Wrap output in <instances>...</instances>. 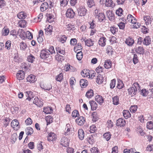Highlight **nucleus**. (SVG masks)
<instances>
[{
  "mask_svg": "<svg viewBox=\"0 0 153 153\" xmlns=\"http://www.w3.org/2000/svg\"><path fill=\"white\" fill-rule=\"evenodd\" d=\"M104 79L102 76L100 74H99L97 76V82L99 84L102 83L104 81Z\"/></svg>",
  "mask_w": 153,
  "mask_h": 153,
  "instance_id": "obj_27",
  "label": "nucleus"
},
{
  "mask_svg": "<svg viewBox=\"0 0 153 153\" xmlns=\"http://www.w3.org/2000/svg\"><path fill=\"white\" fill-rule=\"evenodd\" d=\"M72 126H71L69 124H67L65 128V129H66V131L64 134L66 135L69 134L70 133V131L72 130Z\"/></svg>",
  "mask_w": 153,
  "mask_h": 153,
  "instance_id": "obj_23",
  "label": "nucleus"
},
{
  "mask_svg": "<svg viewBox=\"0 0 153 153\" xmlns=\"http://www.w3.org/2000/svg\"><path fill=\"white\" fill-rule=\"evenodd\" d=\"M17 79L20 80L23 79L25 77V73L22 70L19 71L16 74Z\"/></svg>",
  "mask_w": 153,
  "mask_h": 153,
  "instance_id": "obj_12",
  "label": "nucleus"
},
{
  "mask_svg": "<svg viewBox=\"0 0 153 153\" xmlns=\"http://www.w3.org/2000/svg\"><path fill=\"white\" fill-rule=\"evenodd\" d=\"M116 80L115 79H113L111 80L110 83V87L111 88H113L115 86Z\"/></svg>",
  "mask_w": 153,
  "mask_h": 153,
  "instance_id": "obj_56",
  "label": "nucleus"
},
{
  "mask_svg": "<svg viewBox=\"0 0 153 153\" xmlns=\"http://www.w3.org/2000/svg\"><path fill=\"white\" fill-rule=\"evenodd\" d=\"M90 131L91 133H94L97 131V128L94 125H92L90 127Z\"/></svg>",
  "mask_w": 153,
  "mask_h": 153,
  "instance_id": "obj_52",
  "label": "nucleus"
},
{
  "mask_svg": "<svg viewBox=\"0 0 153 153\" xmlns=\"http://www.w3.org/2000/svg\"><path fill=\"white\" fill-rule=\"evenodd\" d=\"M25 131L26 134L28 135H31L33 132V128L30 127L27 128Z\"/></svg>",
  "mask_w": 153,
  "mask_h": 153,
  "instance_id": "obj_33",
  "label": "nucleus"
},
{
  "mask_svg": "<svg viewBox=\"0 0 153 153\" xmlns=\"http://www.w3.org/2000/svg\"><path fill=\"white\" fill-rule=\"evenodd\" d=\"M11 42L10 40L7 41L5 43V48L7 50H10V48Z\"/></svg>",
  "mask_w": 153,
  "mask_h": 153,
  "instance_id": "obj_59",
  "label": "nucleus"
},
{
  "mask_svg": "<svg viewBox=\"0 0 153 153\" xmlns=\"http://www.w3.org/2000/svg\"><path fill=\"white\" fill-rule=\"evenodd\" d=\"M105 68L108 69L110 68L111 66V62L110 60H107L105 61L104 65Z\"/></svg>",
  "mask_w": 153,
  "mask_h": 153,
  "instance_id": "obj_36",
  "label": "nucleus"
},
{
  "mask_svg": "<svg viewBox=\"0 0 153 153\" xmlns=\"http://www.w3.org/2000/svg\"><path fill=\"white\" fill-rule=\"evenodd\" d=\"M83 53L82 51L78 52L76 55V57L77 59L79 60H81L82 58Z\"/></svg>",
  "mask_w": 153,
  "mask_h": 153,
  "instance_id": "obj_50",
  "label": "nucleus"
},
{
  "mask_svg": "<svg viewBox=\"0 0 153 153\" xmlns=\"http://www.w3.org/2000/svg\"><path fill=\"white\" fill-rule=\"evenodd\" d=\"M17 16L20 19H24L27 17V14L25 12L21 11L17 14Z\"/></svg>",
  "mask_w": 153,
  "mask_h": 153,
  "instance_id": "obj_19",
  "label": "nucleus"
},
{
  "mask_svg": "<svg viewBox=\"0 0 153 153\" xmlns=\"http://www.w3.org/2000/svg\"><path fill=\"white\" fill-rule=\"evenodd\" d=\"M103 69L102 67L99 66L95 70L97 73H100L102 72Z\"/></svg>",
  "mask_w": 153,
  "mask_h": 153,
  "instance_id": "obj_62",
  "label": "nucleus"
},
{
  "mask_svg": "<svg viewBox=\"0 0 153 153\" xmlns=\"http://www.w3.org/2000/svg\"><path fill=\"white\" fill-rule=\"evenodd\" d=\"M94 44V41L90 39H87L85 42V45L89 47L93 46Z\"/></svg>",
  "mask_w": 153,
  "mask_h": 153,
  "instance_id": "obj_35",
  "label": "nucleus"
},
{
  "mask_svg": "<svg viewBox=\"0 0 153 153\" xmlns=\"http://www.w3.org/2000/svg\"><path fill=\"white\" fill-rule=\"evenodd\" d=\"M85 133L83 130L82 129H80L78 131V137L81 140H83L84 137Z\"/></svg>",
  "mask_w": 153,
  "mask_h": 153,
  "instance_id": "obj_21",
  "label": "nucleus"
},
{
  "mask_svg": "<svg viewBox=\"0 0 153 153\" xmlns=\"http://www.w3.org/2000/svg\"><path fill=\"white\" fill-rule=\"evenodd\" d=\"M151 42V39L149 36H146L143 39V44L146 45H149Z\"/></svg>",
  "mask_w": 153,
  "mask_h": 153,
  "instance_id": "obj_30",
  "label": "nucleus"
},
{
  "mask_svg": "<svg viewBox=\"0 0 153 153\" xmlns=\"http://www.w3.org/2000/svg\"><path fill=\"white\" fill-rule=\"evenodd\" d=\"M113 104L114 105H117L119 104V97L116 96L112 98Z\"/></svg>",
  "mask_w": 153,
  "mask_h": 153,
  "instance_id": "obj_40",
  "label": "nucleus"
},
{
  "mask_svg": "<svg viewBox=\"0 0 153 153\" xmlns=\"http://www.w3.org/2000/svg\"><path fill=\"white\" fill-rule=\"evenodd\" d=\"M48 4L47 2L43 3L40 7V10L42 12L46 10L48 7Z\"/></svg>",
  "mask_w": 153,
  "mask_h": 153,
  "instance_id": "obj_24",
  "label": "nucleus"
},
{
  "mask_svg": "<svg viewBox=\"0 0 153 153\" xmlns=\"http://www.w3.org/2000/svg\"><path fill=\"white\" fill-rule=\"evenodd\" d=\"M40 87L44 90L49 91L52 88V85L51 83L45 84L41 83L40 84Z\"/></svg>",
  "mask_w": 153,
  "mask_h": 153,
  "instance_id": "obj_8",
  "label": "nucleus"
},
{
  "mask_svg": "<svg viewBox=\"0 0 153 153\" xmlns=\"http://www.w3.org/2000/svg\"><path fill=\"white\" fill-rule=\"evenodd\" d=\"M26 25V22L25 20L21 21L19 22V26L21 28H24Z\"/></svg>",
  "mask_w": 153,
  "mask_h": 153,
  "instance_id": "obj_49",
  "label": "nucleus"
},
{
  "mask_svg": "<svg viewBox=\"0 0 153 153\" xmlns=\"http://www.w3.org/2000/svg\"><path fill=\"white\" fill-rule=\"evenodd\" d=\"M127 19L128 21L130 22L131 24L134 22H135L136 21V20L135 18L131 15L129 14L127 16Z\"/></svg>",
  "mask_w": 153,
  "mask_h": 153,
  "instance_id": "obj_32",
  "label": "nucleus"
},
{
  "mask_svg": "<svg viewBox=\"0 0 153 153\" xmlns=\"http://www.w3.org/2000/svg\"><path fill=\"white\" fill-rule=\"evenodd\" d=\"M77 124L79 126H82L85 122V118L82 116H80L76 120Z\"/></svg>",
  "mask_w": 153,
  "mask_h": 153,
  "instance_id": "obj_5",
  "label": "nucleus"
},
{
  "mask_svg": "<svg viewBox=\"0 0 153 153\" xmlns=\"http://www.w3.org/2000/svg\"><path fill=\"white\" fill-rule=\"evenodd\" d=\"M70 140L65 137H63L61 140L60 144L66 147L69 146Z\"/></svg>",
  "mask_w": 153,
  "mask_h": 153,
  "instance_id": "obj_6",
  "label": "nucleus"
},
{
  "mask_svg": "<svg viewBox=\"0 0 153 153\" xmlns=\"http://www.w3.org/2000/svg\"><path fill=\"white\" fill-rule=\"evenodd\" d=\"M94 95L93 91L92 89L88 90L86 93L85 96L88 98H91Z\"/></svg>",
  "mask_w": 153,
  "mask_h": 153,
  "instance_id": "obj_38",
  "label": "nucleus"
},
{
  "mask_svg": "<svg viewBox=\"0 0 153 153\" xmlns=\"http://www.w3.org/2000/svg\"><path fill=\"white\" fill-rule=\"evenodd\" d=\"M89 103L92 110H94L97 109V104L96 102L93 101H90L89 102Z\"/></svg>",
  "mask_w": 153,
  "mask_h": 153,
  "instance_id": "obj_31",
  "label": "nucleus"
},
{
  "mask_svg": "<svg viewBox=\"0 0 153 153\" xmlns=\"http://www.w3.org/2000/svg\"><path fill=\"white\" fill-rule=\"evenodd\" d=\"M27 82H29L30 83H33L35 82L36 80L35 76L31 74L27 77Z\"/></svg>",
  "mask_w": 153,
  "mask_h": 153,
  "instance_id": "obj_18",
  "label": "nucleus"
},
{
  "mask_svg": "<svg viewBox=\"0 0 153 153\" xmlns=\"http://www.w3.org/2000/svg\"><path fill=\"white\" fill-rule=\"evenodd\" d=\"M111 136V134L109 132H108L104 133L103 135L104 138L107 141L110 139Z\"/></svg>",
  "mask_w": 153,
  "mask_h": 153,
  "instance_id": "obj_37",
  "label": "nucleus"
},
{
  "mask_svg": "<svg viewBox=\"0 0 153 153\" xmlns=\"http://www.w3.org/2000/svg\"><path fill=\"white\" fill-rule=\"evenodd\" d=\"M132 23L131 25L132 27V28H133L138 29L140 27V23L137 22H136V21Z\"/></svg>",
  "mask_w": 153,
  "mask_h": 153,
  "instance_id": "obj_44",
  "label": "nucleus"
},
{
  "mask_svg": "<svg viewBox=\"0 0 153 153\" xmlns=\"http://www.w3.org/2000/svg\"><path fill=\"white\" fill-rule=\"evenodd\" d=\"M123 10L122 8H120L118 10H117L116 12V14L119 16H121L122 14Z\"/></svg>",
  "mask_w": 153,
  "mask_h": 153,
  "instance_id": "obj_63",
  "label": "nucleus"
},
{
  "mask_svg": "<svg viewBox=\"0 0 153 153\" xmlns=\"http://www.w3.org/2000/svg\"><path fill=\"white\" fill-rule=\"evenodd\" d=\"M105 4V6L107 7H113L115 5L112 0H106Z\"/></svg>",
  "mask_w": 153,
  "mask_h": 153,
  "instance_id": "obj_28",
  "label": "nucleus"
},
{
  "mask_svg": "<svg viewBox=\"0 0 153 153\" xmlns=\"http://www.w3.org/2000/svg\"><path fill=\"white\" fill-rule=\"evenodd\" d=\"M95 18L97 19L100 22H103L105 18V15L102 13H99L98 15L96 16Z\"/></svg>",
  "mask_w": 153,
  "mask_h": 153,
  "instance_id": "obj_26",
  "label": "nucleus"
},
{
  "mask_svg": "<svg viewBox=\"0 0 153 153\" xmlns=\"http://www.w3.org/2000/svg\"><path fill=\"white\" fill-rule=\"evenodd\" d=\"M20 48L21 50H24L26 48V45L23 42H22L20 43Z\"/></svg>",
  "mask_w": 153,
  "mask_h": 153,
  "instance_id": "obj_54",
  "label": "nucleus"
},
{
  "mask_svg": "<svg viewBox=\"0 0 153 153\" xmlns=\"http://www.w3.org/2000/svg\"><path fill=\"white\" fill-rule=\"evenodd\" d=\"M52 110L50 107H44L43 112L46 114H51Z\"/></svg>",
  "mask_w": 153,
  "mask_h": 153,
  "instance_id": "obj_45",
  "label": "nucleus"
},
{
  "mask_svg": "<svg viewBox=\"0 0 153 153\" xmlns=\"http://www.w3.org/2000/svg\"><path fill=\"white\" fill-rule=\"evenodd\" d=\"M63 79V74L62 73H60L56 76L55 78L56 80L57 81L61 82Z\"/></svg>",
  "mask_w": 153,
  "mask_h": 153,
  "instance_id": "obj_39",
  "label": "nucleus"
},
{
  "mask_svg": "<svg viewBox=\"0 0 153 153\" xmlns=\"http://www.w3.org/2000/svg\"><path fill=\"white\" fill-rule=\"evenodd\" d=\"M20 37L23 40H25L27 37V32L26 33L22 29H19Z\"/></svg>",
  "mask_w": 153,
  "mask_h": 153,
  "instance_id": "obj_17",
  "label": "nucleus"
},
{
  "mask_svg": "<svg viewBox=\"0 0 153 153\" xmlns=\"http://www.w3.org/2000/svg\"><path fill=\"white\" fill-rule=\"evenodd\" d=\"M106 42V39L105 37H101L98 41V44L102 47L104 46Z\"/></svg>",
  "mask_w": 153,
  "mask_h": 153,
  "instance_id": "obj_20",
  "label": "nucleus"
},
{
  "mask_svg": "<svg viewBox=\"0 0 153 153\" xmlns=\"http://www.w3.org/2000/svg\"><path fill=\"white\" fill-rule=\"evenodd\" d=\"M35 58L33 55H30L28 56L27 60L29 62L33 63L34 61Z\"/></svg>",
  "mask_w": 153,
  "mask_h": 153,
  "instance_id": "obj_48",
  "label": "nucleus"
},
{
  "mask_svg": "<svg viewBox=\"0 0 153 153\" xmlns=\"http://www.w3.org/2000/svg\"><path fill=\"white\" fill-rule=\"evenodd\" d=\"M56 135L54 133L51 132L48 136V140L50 142L55 141L56 139Z\"/></svg>",
  "mask_w": 153,
  "mask_h": 153,
  "instance_id": "obj_10",
  "label": "nucleus"
},
{
  "mask_svg": "<svg viewBox=\"0 0 153 153\" xmlns=\"http://www.w3.org/2000/svg\"><path fill=\"white\" fill-rule=\"evenodd\" d=\"M50 55V52L46 49L41 50L40 53V57L42 59L47 58Z\"/></svg>",
  "mask_w": 153,
  "mask_h": 153,
  "instance_id": "obj_2",
  "label": "nucleus"
},
{
  "mask_svg": "<svg viewBox=\"0 0 153 153\" xmlns=\"http://www.w3.org/2000/svg\"><path fill=\"white\" fill-rule=\"evenodd\" d=\"M9 33V29H3L1 32L2 35L4 36L7 35Z\"/></svg>",
  "mask_w": 153,
  "mask_h": 153,
  "instance_id": "obj_61",
  "label": "nucleus"
},
{
  "mask_svg": "<svg viewBox=\"0 0 153 153\" xmlns=\"http://www.w3.org/2000/svg\"><path fill=\"white\" fill-rule=\"evenodd\" d=\"M33 103L39 107H42L43 105V100H39L37 97H36L34 99Z\"/></svg>",
  "mask_w": 153,
  "mask_h": 153,
  "instance_id": "obj_9",
  "label": "nucleus"
},
{
  "mask_svg": "<svg viewBox=\"0 0 153 153\" xmlns=\"http://www.w3.org/2000/svg\"><path fill=\"white\" fill-rule=\"evenodd\" d=\"M125 124L126 121L123 118H119L117 121L116 125L117 126L123 127L125 126Z\"/></svg>",
  "mask_w": 153,
  "mask_h": 153,
  "instance_id": "obj_11",
  "label": "nucleus"
},
{
  "mask_svg": "<svg viewBox=\"0 0 153 153\" xmlns=\"http://www.w3.org/2000/svg\"><path fill=\"white\" fill-rule=\"evenodd\" d=\"M97 25V24L93 21L92 22H89L86 26H82L80 29H81L82 27H85V29L88 28L90 29H94L96 27Z\"/></svg>",
  "mask_w": 153,
  "mask_h": 153,
  "instance_id": "obj_3",
  "label": "nucleus"
},
{
  "mask_svg": "<svg viewBox=\"0 0 153 153\" xmlns=\"http://www.w3.org/2000/svg\"><path fill=\"white\" fill-rule=\"evenodd\" d=\"M88 85V82L86 80L82 79L80 80V85L82 87H86Z\"/></svg>",
  "mask_w": 153,
  "mask_h": 153,
  "instance_id": "obj_34",
  "label": "nucleus"
},
{
  "mask_svg": "<svg viewBox=\"0 0 153 153\" xmlns=\"http://www.w3.org/2000/svg\"><path fill=\"white\" fill-rule=\"evenodd\" d=\"M78 15L79 16H83L86 15L87 13V10L85 7L83 6H80L77 9Z\"/></svg>",
  "mask_w": 153,
  "mask_h": 153,
  "instance_id": "obj_1",
  "label": "nucleus"
},
{
  "mask_svg": "<svg viewBox=\"0 0 153 153\" xmlns=\"http://www.w3.org/2000/svg\"><path fill=\"white\" fill-rule=\"evenodd\" d=\"M135 51L137 53L140 54H143L144 53V49L142 47L139 46L135 48Z\"/></svg>",
  "mask_w": 153,
  "mask_h": 153,
  "instance_id": "obj_25",
  "label": "nucleus"
},
{
  "mask_svg": "<svg viewBox=\"0 0 153 153\" xmlns=\"http://www.w3.org/2000/svg\"><path fill=\"white\" fill-rule=\"evenodd\" d=\"M106 15L110 20L113 21L114 19V14L112 11L109 10H107L106 12Z\"/></svg>",
  "mask_w": 153,
  "mask_h": 153,
  "instance_id": "obj_13",
  "label": "nucleus"
},
{
  "mask_svg": "<svg viewBox=\"0 0 153 153\" xmlns=\"http://www.w3.org/2000/svg\"><path fill=\"white\" fill-rule=\"evenodd\" d=\"M75 15V12L71 8L68 9L66 12V16L67 17L69 18H73Z\"/></svg>",
  "mask_w": 153,
  "mask_h": 153,
  "instance_id": "obj_4",
  "label": "nucleus"
},
{
  "mask_svg": "<svg viewBox=\"0 0 153 153\" xmlns=\"http://www.w3.org/2000/svg\"><path fill=\"white\" fill-rule=\"evenodd\" d=\"M146 127L149 129H153V122L152 121L148 122L146 123Z\"/></svg>",
  "mask_w": 153,
  "mask_h": 153,
  "instance_id": "obj_43",
  "label": "nucleus"
},
{
  "mask_svg": "<svg viewBox=\"0 0 153 153\" xmlns=\"http://www.w3.org/2000/svg\"><path fill=\"white\" fill-rule=\"evenodd\" d=\"M79 115L78 111L76 110H74L72 112V116L74 117H79Z\"/></svg>",
  "mask_w": 153,
  "mask_h": 153,
  "instance_id": "obj_55",
  "label": "nucleus"
},
{
  "mask_svg": "<svg viewBox=\"0 0 153 153\" xmlns=\"http://www.w3.org/2000/svg\"><path fill=\"white\" fill-rule=\"evenodd\" d=\"M88 7L90 8L93 7H95V5L94 0H88L87 1Z\"/></svg>",
  "mask_w": 153,
  "mask_h": 153,
  "instance_id": "obj_42",
  "label": "nucleus"
},
{
  "mask_svg": "<svg viewBox=\"0 0 153 153\" xmlns=\"http://www.w3.org/2000/svg\"><path fill=\"white\" fill-rule=\"evenodd\" d=\"M11 125L15 130H17L20 128L19 123L16 119L12 120L11 123Z\"/></svg>",
  "mask_w": 153,
  "mask_h": 153,
  "instance_id": "obj_7",
  "label": "nucleus"
},
{
  "mask_svg": "<svg viewBox=\"0 0 153 153\" xmlns=\"http://www.w3.org/2000/svg\"><path fill=\"white\" fill-rule=\"evenodd\" d=\"M125 43L129 46H132L134 44V39L130 36L128 37L126 39L125 41Z\"/></svg>",
  "mask_w": 153,
  "mask_h": 153,
  "instance_id": "obj_14",
  "label": "nucleus"
},
{
  "mask_svg": "<svg viewBox=\"0 0 153 153\" xmlns=\"http://www.w3.org/2000/svg\"><path fill=\"white\" fill-rule=\"evenodd\" d=\"M67 38V36L65 35H61L60 38L59 39V41L62 43H64L66 42Z\"/></svg>",
  "mask_w": 153,
  "mask_h": 153,
  "instance_id": "obj_46",
  "label": "nucleus"
},
{
  "mask_svg": "<svg viewBox=\"0 0 153 153\" xmlns=\"http://www.w3.org/2000/svg\"><path fill=\"white\" fill-rule=\"evenodd\" d=\"M56 49L58 54H59V53L64 55L65 53V51L62 50L59 47H56Z\"/></svg>",
  "mask_w": 153,
  "mask_h": 153,
  "instance_id": "obj_51",
  "label": "nucleus"
},
{
  "mask_svg": "<svg viewBox=\"0 0 153 153\" xmlns=\"http://www.w3.org/2000/svg\"><path fill=\"white\" fill-rule=\"evenodd\" d=\"M133 86L134 87V88H135V90H136L137 91H140V86L139 85V84L137 82H134V83Z\"/></svg>",
  "mask_w": 153,
  "mask_h": 153,
  "instance_id": "obj_60",
  "label": "nucleus"
},
{
  "mask_svg": "<svg viewBox=\"0 0 153 153\" xmlns=\"http://www.w3.org/2000/svg\"><path fill=\"white\" fill-rule=\"evenodd\" d=\"M47 20L49 22L51 23L54 21V16L53 14L47 13L46 14Z\"/></svg>",
  "mask_w": 153,
  "mask_h": 153,
  "instance_id": "obj_16",
  "label": "nucleus"
},
{
  "mask_svg": "<svg viewBox=\"0 0 153 153\" xmlns=\"http://www.w3.org/2000/svg\"><path fill=\"white\" fill-rule=\"evenodd\" d=\"M123 115L125 119H127L131 117V114L128 110H124L123 111Z\"/></svg>",
  "mask_w": 153,
  "mask_h": 153,
  "instance_id": "obj_29",
  "label": "nucleus"
},
{
  "mask_svg": "<svg viewBox=\"0 0 153 153\" xmlns=\"http://www.w3.org/2000/svg\"><path fill=\"white\" fill-rule=\"evenodd\" d=\"M137 109V105L131 106L130 108V110L131 112L132 113H135Z\"/></svg>",
  "mask_w": 153,
  "mask_h": 153,
  "instance_id": "obj_58",
  "label": "nucleus"
},
{
  "mask_svg": "<svg viewBox=\"0 0 153 153\" xmlns=\"http://www.w3.org/2000/svg\"><path fill=\"white\" fill-rule=\"evenodd\" d=\"M69 0H62L60 1V5L61 6L64 7L66 6Z\"/></svg>",
  "mask_w": 153,
  "mask_h": 153,
  "instance_id": "obj_53",
  "label": "nucleus"
},
{
  "mask_svg": "<svg viewBox=\"0 0 153 153\" xmlns=\"http://www.w3.org/2000/svg\"><path fill=\"white\" fill-rule=\"evenodd\" d=\"M137 91L134 87H131L128 89V92L129 95L133 97L137 94Z\"/></svg>",
  "mask_w": 153,
  "mask_h": 153,
  "instance_id": "obj_15",
  "label": "nucleus"
},
{
  "mask_svg": "<svg viewBox=\"0 0 153 153\" xmlns=\"http://www.w3.org/2000/svg\"><path fill=\"white\" fill-rule=\"evenodd\" d=\"M18 33H19V30H18L17 29H13L10 32V35L13 36H16Z\"/></svg>",
  "mask_w": 153,
  "mask_h": 153,
  "instance_id": "obj_47",
  "label": "nucleus"
},
{
  "mask_svg": "<svg viewBox=\"0 0 153 153\" xmlns=\"http://www.w3.org/2000/svg\"><path fill=\"white\" fill-rule=\"evenodd\" d=\"M107 53L109 55H112L113 52V49L111 46H108L106 50Z\"/></svg>",
  "mask_w": 153,
  "mask_h": 153,
  "instance_id": "obj_41",
  "label": "nucleus"
},
{
  "mask_svg": "<svg viewBox=\"0 0 153 153\" xmlns=\"http://www.w3.org/2000/svg\"><path fill=\"white\" fill-rule=\"evenodd\" d=\"M95 100L100 105H102L104 101V99L101 96L99 95H97L95 97Z\"/></svg>",
  "mask_w": 153,
  "mask_h": 153,
  "instance_id": "obj_22",
  "label": "nucleus"
},
{
  "mask_svg": "<svg viewBox=\"0 0 153 153\" xmlns=\"http://www.w3.org/2000/svg\"><path fill=\"white\" fill-rule=\"evenodd\" d=\"M133 62L134 64L137 63L138 62V59L137 57V56L136 54H134Z\"/></svg>",
  "mask_w": 153,
  "mask_h": 153,
  "instance_id": "obj_57",
  "label": "nucleus"
},
{
  "mask_svg": "<svg viewBox=\"0 0 153 153\" xmlns=\"http://www.w3.org/2000/svg\"><path fill=\"white\" fill-rule=\"evenodd\" d=\"M92 153H99L98 149L97 148L94 147L91 149Z\"/></svg>",
  "mask_w": 153,
  "mask_h": 153,
  "instance_id": "obj_64",
  "label": "nucleus"
}]
</instances>
